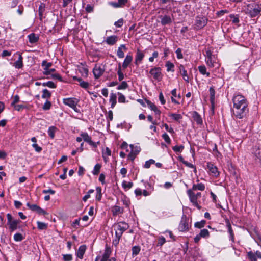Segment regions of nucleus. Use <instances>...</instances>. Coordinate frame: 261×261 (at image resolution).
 Segmentation results:
<instances>
[{"label":"nucleus","mask_w":261,"mask_h":261,"mask_svg":"<svg viewBox=\"0 0 261 261\" xmlns=\"http://www.w3.org/2000/svg\"><path fill=\"white\" fill-rule=\"evenodd\" d=\"M113 216H117L119 214H123V208L118 205H114L112 207L111 209Z\"/></svg>","instance_id":"nucleus-23"},{"label":"nucleus","mask_w":261,"mask_h":261,"mask_svg":"<svg viewBox=\"0 0 261 261\" xmlns=\"http://www.w3.org/2000/svg\"><path fill=\"white\" fill-rule=\"evenodd\" d=\"M162 138L164 139V141L168 144L171 143V139L168 136V135L165 133L162 135Z\"/></svg>","instance_id":"nucleus-60"},{"label":"nucleus","mask_w":261,"mask_h":261,"mask_svg":"<svg viewBox=\"0 0 261 261\" xmlns=\"http://www.w3.org/2000/svg\"><path fill=\"white\" fill-rule=\"evenodd\" d=\"M41 66L43 67V73L44 75H50L55 71L54 68L50 69V67L52 66V63L51 62H47L46 60H43L42 62Z\"/></svg>","instance_id":"nucleus-8"},{"label":"nucleus","mask_w":261,"mask_h":261,"mask_svg":"<svg viewBox=\"0 0 261 261\" xmlns=\"http://www.w3.org/2000/svg\"><path fill=\"white\" fill-rule=\"evenodd\" d=\"M161 18V22L162 25H166L171 23L172 19L171 17L167 15H165L164 16H160Z\"/></svg>","instance_id":"nucleus-33"},{"label":"nucleus","mask_w":261,"mask_h":261,"mask_svg":"<svg viewBox=\"0 0 261 261\" xmlns=\"http://www.w3.org/2000/svg\"><path fill=\"white\" fill-rule=\"evenodd\" d=\"M14 55L18 56V60L13 63V66L16 69H21L23 67V57L19 52H17Z\"/></svg>","instance_id":"nucleus-13"},{"label":"nucleus","mask_w":261,"mask_h":261,"mask_svg":"<svg viewBox=\"0 0 261 261\" xmlns=\"http://www.w3.org/2000/svg\"><path fill=\"white\" fill-rule=\"evenodd\" d=\"M115 229V236L122 237L123 232L129 228V225L124 222H119L114 225Z\"/></svg>","instance_id":"nucleus-3"},{"label":"nucleus","mask_w":261,"mask_h":261,"mask_svg":"<svg viewBox=\"0 0 261 261\" xmlns=\"http://www.w3.org/2000/svg\"><path fill=\"white\" fill-rule=\"evenodd\" d=\"M73 80L77 81L79 82L80 86L84 89H87L89 86V84L87 82L84 81L81 78L77 77V76H73Z\"/></svg>","instance_id":"nucleus-26"},{"label":"nucleus","mask_w":261,"mask_h":261,"mask_svg":"<svg viewBox=\"0 0 261 261\" xmlns=\"http://www.w3.org/2000/svg\"><path fill=\"white\" fill-rule=\"evenodd\" d=\"M96 191L97 193V195L96 196V200L97 201H100L102 197L101 188L100 187H96Z\"/></svg>","instance_id":"nucleus-41"},{"label":"nucleus","mask_w":261,"mask_h":261,"mask_svg":"<svg viewBox=\"0 0 261 261\" xmlns=\"http://www.w3.org/2000/svg\"><path fill=\"white\" fill-rule=\"evenodd\" d=\"M133 186V183L132 182H127L126 181H123L122 183V186L125 190H128L130 189Z\"/></svg>","instance_id":"nucleus-42"},{"label":"nucleus","mask_w":261,"mask_h":261,"mask_svg":"<svg viewBox=\"0 0 261 261\" xmlns=\"http://www.w3.org/2000/svg\"><path fill=\"white\" fill-rule=\"evenodd\" d=\"M130 148H131V152L134 153V154L137 155L140 151L141 148L138 146H134L133 144H130L129 145Z\"/></svg>","instance_id":"nucleus-38"},{"label":"nucleus","mask_w":261,"mask_h":261,"mask_svg":"<svg viewBox=\"0 0 261 261\" xmlns=\"http://www.w3.org/2000/svg\"><path fill=\"white\" fill-rule=\"evenodd\" d=\"M57 130V127L54 126H51L48 128V134L51 138L53 139L55 137V133Z\"/></svg>","instance_id":"nucleus-37"},{"label":"nucleus","mask_w":261,"mask_h":261,"mask_svg":"<svg viewBox=\"0 0 261 261\" xmlns=\"http://www.w3.org/2000/svg\"><path fill=\"white\" fill-rule=\"evenodd\" d=\"M161 68L154 67L150 69L149 73L153 76L155 80H158L161 75Z\"/></svg>","instance_id":"nucleus-15"},{"label":"nucleus","mask_w":261,"mask_h":261,"mask_svg":"<svg viewBox=\"0 0 261 261\" xmlns=\"http://www.w3.org/2000/svg\"><path fill=\"white\" fill-rule=\"evenodd\" d=\"M188 218L185 215H183L181 217L180 222L178 226V229L180 231L185 232L189 229L188 223Z\"/></svg>","instance_id":"nucleus-6"},{"label":"nucleus","mask_w":261,"mask_h":261,"mask_svg":"<svg viewBox=\"0 0 261 261\" xmlns=\"http://www.w3.org/2000/svg\"><path fill=\"white\" fill-rule=\"evenodd\" d=\"M117 40L118 37L115 35H112L108 37L106 39V42L108 45H113L117 42Z\"/></svg>","instance_id":"nucleus-27"},{"label":"nucleus","mask_w":261,"mask_h":261,"mask_svg":"<svg viewBox=\"0 0 261 261\" xmlns=\"http://www.w3.org/2000/svg\"><path fill=\"white\" fill-rule=\"evenodd\" d=\"M233 114L237 119H243L249 112L248 101L246 98L240 94H236L232 98Z\"/></svg>","instance_id":"nucleus-1"},{"label":"nucleus","mask_w":261,"mask_h":261,"mask_svg":"<svg viewBox=\"0 0 261 261\" xmlns=\"http://www.w3.org/2000/svg\"><path fill=\"white\" fill-rule=\"evenodd\" d=\"M51 77L53 79H57L59 81H62L63 80H62V77H61V76L58 74V73H52L51 74Z\"/></svg>","instance_id":"nucleus-63"},{"label":"nucleus","mask_w":261,"mask_h":261,"mask_svg":"<svg viewBox=\"0 0 261 261\" xmlns=\"http://www.w3.org/2000/svg\"><path fill=\"white\" fill-rule=\"evenodd\" d=\"M184 148V146L182 145L180 146H175L172 147L173 150L176 152H181Z\"/></svg>","instance_id":"nucleus-58"},{"label":"nucleus","mask_w":261,"mask_h":261,"mask_svg":"<svg viewBox=\"0 0 261 261\" xmlns=\"http://www.w3.org/2000/svg\"><path fill=\"white\" fill-rule=\"evenodd\" d=\"M124 23V20L123 18L119 19L117 21L114 23V25L118 28L121 27Z\"/></svg>","instance_id":"nucleus-62"},{"label":"nucleus","mask_w":261,"mask_h":261,"mask_svg":"<svg viewBox=\"0 0 261 261\" xmlns=\"http://www.w3.org/2000/svg\"><path fill=\"white\" fill-rule=\"evenodd\" d=\"M128 85L125 81H122L121 83L117 87L118 90H124L128 88Z\"/></svg>","instance_id":"nucleus-48"},{"label":"nucleus","mask_w":261,"mask_h":261,"mask_svg":"<svg viewBox=\"0 0 261 261\" xmlns=\"http://www.w3.org/2000/svg\"><path fill=\"white\" fill-rule=\"evenodd\" d=\"M105 69L101 65L95 64L93 69V73L95 79H99L104 73Z\"/></svg>","instance_id":"nucleus-10"},{"label":"nucleus","mask_w":261,"mask_h":261,"mask_svg":"<svg viewBox=\"0 0 261 261\" xmlns=\"http://www.w3.org/2000/svg\"><path fill=\"white\" fill-rule=\"evenodd\" d=\"M121 237H118L117 236H115V239L113 240L112 244L116 247L118 246Z\"/></svg>","instance_id":"nucleus-59"},{"label":"nucleus","mask_w":261,"mask_h":261,"mask_svg":"<svg viewBox=\"0 0 261 261\" xmlns=\"http://www.w3.org/2000/svg\"><path fill=\"white\" fill-rule=\"evenodd\" d=\"M205 62L207 65L210 68H219L220 66L215 56L209 59H205Z\"/></svg>","instance_id":"nucleus-11"},{"label":"nucleus","mask_w":261,"mask_h":261,"mask_svg":"<svg viewBox=\"0 0 261 261\" xmlns=\"http://www.w3.org/2000/svg\"><path fill=\"white\" fill-rule=\"evenodd\" d=\"M79 102V100L74 97L66 98L63 99V102L64 105L70 107L76 112H79L76 107Z\"/></svg>","instance_id":"nucleus-4"},{"label":"nucleus","mask_w":261,"mask_h":261,"mask_svg":"<svg viewBox=\"0 0 261 261\" xmlns=\"http://www.w3.org/2000/svg\"><path fill=\"white\" fill-rule=\"evenodd\" d=\"M140 251V248L139 246H135L132 248V254L133 255H138Z\"/></svg>","instance_id":"nucleus-51"},{"label":"nucleus","mask_w":261,"mask_h":261,"mask_svg":"<svg viewBox=\"0 0 261 261\" xmlns=\"http://www.w3.org/2000/svg\"><path fill=\"white\" fill-rule=\"evenodd\" d=\"M23 239L22 235L20 233H17L14 235V240L15 241H21Z\"/></svg>","instance_id":"nucleus-54"},{"label":"nucleus","mask_w":261,"mask_h":261,"mask_svg":"<svg viewBox=\"0 0 261 261\" xmlns=\"http://www.w3.org/2000/svg\"><path fill=\"white\" fill-rule=\"evenodd\" d=\"M42 92V98L48 99L51 97V93L47 89H43Z\"/></svg>","instance_id":"nucleus-43"},{"label":"nucleus","mask_w":261,"mask_h":261,"mask_svg":"<svg viewBox=\"0 0 261 261\" xmlns=\"http://www.w3.org/2000/svg\"><path fill=\"white\" fill-rule=\"evenodd\" d=\"M261 12V4L252 3L247 5L246 9V14L251 17L258 16Z\"/></svg>","instance_id":"nucleus-2"},{"label":"nucleus","mask_w":261,"mask_h":261,"mask_svg":"<svg viewBox=\"0 0 261 261\" xmlns=\"http://www.w3.org/2000/svg\"><path fill=\"white\" fill-rule=\"evenodd\" d=\"M200 236L203 238H208L210 237V232L206 229H203L200 230V233H199Z\"/></svg>","instance_id":"nucleus-39"},{"label":"nucleus","mask_w":261,"mask_h":261,"mask_svg":"<svg viewBox=\"0 0 261 261\" xmlns=\"http://www.w3.org/2000/svg\"><path fill=\"white\" fill-rule=\"evenodd\" d=\"M178 69H179V72L180 73V74L182 75L184 80L185 82H186L187 83H189V76L187 74V71L185 69L184 66L180 64L178 66Z\"/></svg>","instance_id":"nucleus-16"},{"label":"nucleus","mask_w":261,"mask_h":261,"mask_svg":"<svg viewBox=\"0 0 261 261\" xmlns=\"http://www.w3.org/2000/svg\"><path fill=\"white\" fill-rule=\"evenodd\" d=\"M86 246L85 245H81L79 247L78 250L76 253V255L77 257L80 259H83V256L85 253L86 250Z\"/></svg>","instance_id":"nucleus-21"},{"label":"nucleus","mask_w":261,"mask_h":261,"mask_svg":"<svg viewBox=\"0 0 261 261\" xmlns=\"http://www.w3.org/2000/svg\"><path fill=\"white\" fill-rule=\"evenodd\" d=\"M187 193L189 198V200L192 204L196 206L198 210H200L201 208V206L198 202V198L195 195V193L192 192L191 190H188Z\"/></svg>","instance_id":"nucleus-7"},{"label":"nucleus","mask_w":261,"mask_h":261,"mask_svg":"<svg viewBox=\"0 0 261 261\" xmlns=\"http://www.w3.org/2000/svg\"><path fill=\"white\" fill-rule=\"evenodd\" d=\"M133 59V56L130 53L128 54L126 56L125 59L122 63L123 68L126 69L127 67H128L130 64L132 63Z\"/></svg>","instance_id":"nucleus-17"},{"label":"nucleus","mask_w":261,"mask_h":261,"mask_svg":"<svg viewBox=\"0 0 261 261\" xmlns=\"http://www.w3.org/2000/svg\"><path fill=\"white\" fill-rule=\"evenodd\" d=\"M169 116L172 118L175 121H178L182 118L181 114L176 113H172L169 115Z\"/></svg>","instance_id":"nucleus-47"},{"label":"nucleus","mask_w":261,"mask_h":261,"mask_svg":"<svg viewBox=\"0 0 261 261\" xmlns=\"http://www.w3.org/2000/svg\"><path fill=\"white\" fill-rule=\"evenodd\" d=\"M207 168L208 170L209 174L215 177H217L219 175V172L216 166L214 164L208 162L207 163Z\"/></svg>","instance_id":"nucleus-9"},{"label":"nucleus","mask_w":261,"mask_h":261,"mask_svg":"<svg viewBox=\"0 0 261 261\" xmlns=\"http://www.w3.org/2000/svg\"><path fill=\"white\" fill-rule=\"evenodd\" d=\"M118 102L120 103H124L125 102V97L121 93L118 92Z\"/></svg>","instance_id":"nucleus-57"},{"label":"nucleus","mask_w":261,"mask_h":261,"mask_svg":"<svg viewBox=\"0 0 261 261\" xmlns=\"http://www.w3.org/2000/svg\"><path fill=\"white\" fill-rule=\"evenodd\" d=\"M111 154V150L108 147H107L106 148L105 152H103L102 153V157L105 161H106V158L110 156Z\"/></svg>","instance_id":"nucleus-50"},{"label":"nucleus","mask_w":261,"mask_h":261,"mask_svg":"<svg viewBox=\"0 0 261 261\" xmlns=\"http://www.w3.org/2000/svg\"><path fill=\"white\" fill-rule=\"evenodd\" d=\"M100 168L101 165L99 164H96L94 167L93 170L92 171L93 174L94 175H97L99 173Z\"/></svg>","instance_id":"nucleus-49"},{"label":"nucleus","mask_w":261,"mask_h":261,"mask_svg":"<svg viewBox=\"0 0 261 261\" xmlns=\"http://www.w3.org/2000/svg\"><path fill=\"white\" fill-rule=\"evenodd\" d=\"M144 57V53L140 50V49H138L137 50V53L135 57V63L137 66H138L141 62L143 60V59Z\"/></svg>","instance_id":"nucleus-14"},{"label":"nucleus","mask_w":261,"mask_h":261,"mask_svg":"<svg viewBox=\"0 0 261 261\" xmlns=\"http://www.w3.org/2000/svg\"><path fill=\"white\" fill-rule=\"evenodd\" d=\"M81 136L85 142L88 143L90 145L96 146L95 143L92 141L91 137L89 136L87 133H82Z\"/></svg>","instance_id":"nucleus-20"},{"label":"nucleus","mask_w":261,"mask_h":261,"mask_svg":"<svg viewBox=\"0 0 261 261\" xmlns=\"http://www.w3.org/2000/svg\"><path fill=\"white\" fill-rule=\"evenodd\" d=\"M207 23V19L204 16H197L196 17L194 29L198 30L204 28Z\"/></svg>","instance_id":"nucleus-5"},{"label":"nucleus","mask_w":261,"mask_h":261,"mask_svg":"<svg viewBox=\"0 0 261 261\" xmlns=\"http://www.w3.org/2000/svg\"><path fill=\"white\" fill-rule=\"evenodd\" d=\"M112 253V250L111 249V247L108 246L107 244L105 246V249L104 251V253L102 255V258L108 260V259L109 258L110 256H111Z\"/></svg>","instance_id":"nucleus-22"},{"label":"nucleus","mask_w":261,"mask_h":261,"mask_svg":"<svg viewBox=\"0 0 261 261\" xmlns=\"http://www.w3.org/2000/svg\"><path fill=\"white\" fill-rule=\"evenodd\" d=\"M205 224H206V221L205 220H201V221L196 222V223H195L194 226L196 228H202L204 227Z\"/></svg>","instance_id":"nucleus-44"},{"label":"nucleus","mask_w":261,"mask_h":261,"mask_svg":"<svg viewBox=\"0 0 261 261\" xmlns=\"http://www.w3.org/2000/svg\"><path fill=\"white\" fill-rule=\"evenodd\" d=\"M145 102L147 107L150 109L151 110L153 111L156 115H160L161 111L158 110L156 106L149 100L145 99Z\"/></svg>","instance_id":"nucleus-18"},{"label":"nucleus","mask_w":261,"mask_h":261,"mask_svg":"<svg viewBox=\"0 0 261 261\" xmlns=\"http://www.w3.org/2000/svg\"><path fill=\"white\" fill-rule=\"evenodd\" d=\"M20 222L19 220H14L11 222L9 223L8 224L9 225L10 230L12 232L16 230L18 227V225L19 224Z\"/></svg>","instance_id":"nucleus-25"},{"label":"nucleus","mask_w":261,"mask_h":261,"mask_svg":"<svg viewBox=\"0 0 261 261\" xmlns=\"http://www.w3.org/2000/svg\"><path fill=\"white\" fill-rule=\"evenodd\" d=\"M43 86H47L49 88H56V84L52 81H48L47 82H44L42 84Z\"/></svg>","instance_id":"nucleus-46"},{"label":"nucleus","mask_w":261,"mask_h":261,"mask_svg":"<svg viewBox=\"0 0 261 261\" xmlns=\"http://www.w3.org/2000/svg\"><path fill=\"white\" fill-rule=\"evenodd\" d=\"M109 101L111 103V107L113 108L117 103V94L116 93H111L110 94Z\"/></svg>","instance_id":"nucleus-31"},{"label":"nucleus","mask_w":261,"mask_h":261,"mask_svg":"<svg viewBox=\"0 0 261 261\" xmlns=\"http://www.w3.org/2000/svg\"><path fill=\"white\" fill-rule=\"evenodd\" d=\"M165 242V238L163 236H161L158 238L157 246H162Z\"/></svg>","instance_id":"nucleus-55"},{"label":"nucleus","mask_w":261,"mask_h":261,"mask_svg":"<svg viewBox=\"0 0 261 261\" xmlns=\"http://www.w3.org/2000/svg\"><path fill=\"white\" fill-rule=\"evenodd\" d=\"M127 48H126L125 45L121 44L118 48L117 50V56L119 58H123L124 57V51H126Z\"/></svg>","instance_id":"nucleus-19"},{"label":"nucleus","mask_w":261,"mask_h":261,"mask_svg":"<svg viewBox=\"0 0 261 261\" xmlns=\"http://www.w3.org/2000/svg\"><path fill=\"white\" fill-rule=\"evenodd\" d=\"M27 206L32 211L37 212L39 206L36 204H31L29 203H27Z\"/></svg>","instance_id":"nucleus-53"},{"label":"nucleus","mask_w":261,"mask_h":261,"mask_svg":"<svg viewBox=\"0 0 261 261\" xmlns=\"http://www.w3.org/2000/svg\"><path fill=\"white\" fill-rule=\"evenodd\" d=\"M28 37L31 43H35L39 40V36L34 33L29 34Z\"/></svg>","instance_id":"nucleus-32"},{"label":"nucleus","mask_w":261,"mask_h":261,"mask_svg":"<svg viewBox=\"0 0 261 261\" xmlns=\"http://www.w3.org/2000/svg\"><path fill=\"white\" fill-rule=\"evenodd\" d=\"M37 228L40 230H45L47 228V224L40 221L37 222Z\"/></svg>","instance_id":"nucleus-45"},{"label":"nucleus","mask_w":261,"mask_h":261,"mask_svg":"<svg viewBox=\"0 0 261 261\" xmlns=\"http://www.w3.org/2000/svg\"><path fill=\"white\" fill-rule=\"evenodd\" d=\"M155 163V161L153 159H150L148 161L145 162V164L144 165V167L145 168H149L151 164H153Z\"/></svg>","instance_id":"nucleus-52"},{"label":"nucleus","mask_w":261,"mask_h":261,"mask_svg":"<svg viewBox=\"0 0 261 261\" xmlns=\"http://www.w3.org/2000/svg\"><path fill=\"white\" fill-rule=\"evenodd\" d=\"M192 117L194 121H195L197 124L200 125L202 124V118L200 115L197 112H193L192 114Z\"/></svg>","instance_id":"nucleus-30"},{"label":"nucleus","mask_w":261,"mask_h":261,"mask_svg":"<svg viewBox=\"0 0 261 261\" xmlns=\"http://www.w3.org/2000/svg\"><path fill=\"white\" fill-rule=\"evenodd\" d=\"M226 226L228 229V232L229 234L230 240L232 242H234V235L233 233V230L232 229L231 224L229 221L226 222Z\"/></svg>","instance_id":"nucleus-28"},{"label":"nucleus","mask_w":261,"mask_h":261,"mask_svg":"<svg viewBox=\"0 0 261 261\" xmlns=\"http://www.w3.org/2000/svg\"><path fill=\"white\" fill-rule=\"evenodd\" d=\"M205 187L204 184L202 183H199L197 184H193L191 189L189 190H191L192 192L194 191L199 190V191H204L205 190Z\"/></svg>","instance_id":"nucleus-29"},{"label":"nucleus","mask_w":261,"mask_h":261,"mask_svg":"<svg viewBox=\"0 0 261 261\" xmlns=\"http://www.w3.org/2000/svg\"><path fill=\"white\" fill-rule=\"evenodd\" d=\"M106 118L108 121V122L109 123L110 121L113 120V112L111 110L109 111L106 114Z\"/></svg>","instance_id":"nucleus-56"},{"label":"nucleus","mask_w":261,"mask_h":261,"mask_svg":"<svg viewBox=\"0 0 261 261\" xmlns=\"http://www.w3.org/2000/svg\"><path fill=\"white\" fill-rule=\"evenodd\" d=\"M51 106V102L50 101L47 100L43 105L42 108L44 110H48L50 109Z\"/></svg>","instance_id":"nucleus-61"},{"label":"nucleus","mask_w":261,"mask_h":261,"mask_svg":"<svg viewBox=\"0 0 261 261\" xmlns=\"http://www.w3.org/2000/svg\"><path fill=\"white\" fill-rule=\"evenodd\" d=\"M254 156H255V160L261 164V147L257 146L255 148L254 152Z\"/></svg>","instance_id":"nucleus-24"},{"label":"nucleus","mask_w":261,"mask_h":261,"mask_svg":"<svg viewBox=\"0 0 261 261\" xmlns=\"http://www.w3.org/2000/svg\"><path fill=\"white\" fill-rule=\"evenodd\" d=\"M210 94V102L212 106L213 107L215 104V91L214 87H211L209 89Z\"/></svg>","instance_id":"nucleus-35"},{"label":"nucleus","mask_w":261,"mask_h":261,"mask_svg":"<svg viewBox=\"0 0 261 261\" xmlns=\"http://www.w3.org/2000/svg\"><path fill=\"white\" fill-rule=\"evenodd\" d=\"M165 66L167 67V71L168 72H169V71L173 72L174 71V65L170 61H168L166 62Z\"/></svg>","instance_id":"nucleus-40"},{"label":"nucleus","mask_w":261,"mask_h":261,"mask_svg":"<svg viewBox=\"0 0 261 261\" xmlns=\"http://www.w3.org/2000/svg\"><path fill=\"white\" fill-rule=\"evenodd\" d=\"M79 71L84 77H87L88 76L89 71L86 66L83 65L80 66L79 68Z\"/></svg>","instance_id":"nucleus-34"},{"label":"nucleus","mask_w":261,"mask_h":261,"mask_svg":"<svg viewBox=\"0 0 261 261\" xmlns=\"http://www.w3.org/2000/svg\"><path fill=\"white\" fill-rule=\"evenodd\" d=\"M247 256L250 261H257V258L261 259V252L259 251L255 252L250 251L247 252Z\"/></svg>","instance_id":"nucleus-12"},{"label":"nucleus","mask_w":261,"mask_h":261,"mask_svg":"<svg viewBox=\"0 0 261 261\" xmlns=\"http://www.w3.org/2000/svg\"><path fill=\"white\" fill-rule=\"evenodd\" d=\"M199 72L202 75H206L207 77L210 76V73L206 72V67L204 65H201L198 67Z\"/></svg>","instance_id":"nucleus-36"},{"label":"nucleus","mask_w":261,"mask_h":261,"mask_svg":"<svg viewBox=\"0 0 261 261\" xmlns=\"http://www.w3.org/2000/svg\"><path fill=\"white\" fill-rule=\"evenodd\" d=\"M63 258L64 261H71L72 260L71 254H64Z\"/></svg>","instance_id":"nucleus-64"}]
</instances>
